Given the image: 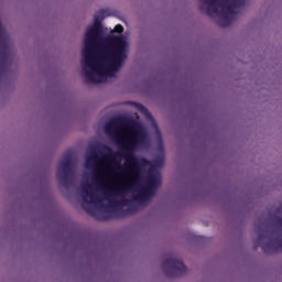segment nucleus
Returning <instances> with one entry per match:
<instances>
[{
  "label": "nucleus",
  "instance_id": "f257e3e1",
  "mask_svg": "<svg viewBox=\"0 0 282 282\" xmlns=\"http://www.w3.org/2000/svg\"><path fill=\"white\" fill-rule=\"evenodd\" d=\"M109 12L101 10L95 15L94 25L88 26L84 37L82 69L87 83H102L107 76H113L127 58V37L109 35L102 39L101 21ZM99 43V44H98Z\"/></svg>",
  "mask_w": 282,
  "mask_h": 282
},
{
  "label": "nucleus",
  "instance_id": "f03ea898",
  "mask_svg": "<svg viewBox=\"0 0 282 282\" xmlns=\"http://www.w3.org/2000/svg\"><path fill=\"white\" fill-rule=\"evenodd\" d=\"M105 131L119 147H123L124 153L113 152V150L107 145H100V153L104 155V160L110 162L111 166L116 169L115 174L122 176L124 172H131V183L120 187L118 191H131L135 186L142 184L144 176V169L151 165L149 159L134 155L133 149L142 142V134L135 130V122L127 118H115L105 124Z\"/></svg>",
  "mask_w": 282,
  "mask_h": 282
},
{
  "label": "nucleus",
  "instance_id": "7ed1b4c3",
  "mask_svg": "<svg viewBox=\"0 0 282 282\" xmlns=\"http://www.w3.org/2000/svg\"><path fill=\"white\" fill-rule=\"evenodd\" d=\"M247 0H200V3L207 6V17H219V8L221 10V17L217 21L219 28H228L232 23V19L228 14H237L239 8L246 6Z\"/></svg>",
  "mask_w": 282,
  "mask_h": 282
},
{
  "label": "nucleus",
  "instance_id": "20e7f679",
  "mask_svg": "<svg viewBox=\"0 0 282 282\" xmlns=\"http://www.w3.org/2000/svg\"><path fill=\"white\" fill-rule=\"evenodd\" d=\"M254 247H261L265 254H274V252H282V218L279 216L273 217L272 228L261 230L258 229V239Z\"/></svg>",
  "mask_w": 282,
  "mask_h": 282
},
{
  "label": "nucleus",
  "instance_id": "39448f33",
  "mask_svg": "<svg viewBox=\"0 0 282 282\" xmlns=\"http://www.w3.org/2000/svg\"><path fill=\"white\" fill-rule=\"evenodd\" d=\"M110 204L112 206H128L127 209H116L113 210V215L106 213V215L99 219L107 220V219H122L124 217H129V215H133L137 213L138 207L131 203L129 199H123L121 202L118 200H111L109 199Z\"/></svg>",
  "mask_w": 282,
  "mask_h": 282
},
{
  "label": "nucleus",
  "instance_id": "423d86ee",
  "mask_svg": "<svg viewBox=\"0 0 282 282\" xmlns=\"http://www.w3.org/2000/svg\"><path fill=\"white\" fill-rule=\"evenodd\" d=\"M162 269L166 276H170L171 279L186 274V265H184V262L173 258L172 256L167 257L165 261H163Z\"/></svg>",
  "mask_w": 282,
  "mask_h": 282
},
{
  "label": "nucleus",
  "instance_id": "0eeeda50",
  "mask_svg": "<svg viewBox=\"0 0 282 282\" xmlns=\"http://www.w3.org/2000/svg\"><path fill=\"white\" fill-rule=\"evenodd\" d=\"M72 177H74V171L72 170V156L67 154L64 155L63 160L59 162L57 178L63 186H69V184H72Z\"/></svg>",
  "mask_w": 282,
  "mask_h": 282
},
{
  "label": "nucleus",
  "instance_id": "6e6552de",
  "mask_svg": "<svg viewBox=\"0 0 282 282\" xmlns=\"http://www.w3.org/2000/svg\"><path fill=\"white\" fill-rule=\"evenodd\" d=\"M82 197L84 199L83 208L87 213H94V209L91 208V203L87 200V197L91 199L93 204H100V198L96 195V192H94V187L88 183L82 184Z\"/></svg>",
  "mask_w": 282,
  "mask_h": 282
},
{
  "label": "nucleus",
  "instance_id": "1a4fd4ad",
  "mask_svg": "<svg viewBox=\"0 0 282 282\" xmlns=\"http://www.w3.org/2000/svg\"><path fill=\"white\" fill-rule=\"evenodd\" d=\"M158 184V177L156 176H150L148 178V188H153Z\"/></svg>",
  "mask_w": 282,
  "mask_h": 282
},
{
  "label": "nucleus",
  "instance_id": "9d476101",
  "mask_svg": "<svg viewBox=\"0 0 282 282\" xmlns=\"http://www.w3.org/2000/svg\"><path fill=\"white\" fill-rule=\"evenodd\" d=\"M94 182L95 184H97V186L102 185V175L99 174L98 172H95Z\"/></svg>",
  "mask_w": 282,
  "mask_h": 282
},
{
  "label": "nucleus",
  "instance_id": "9b49d317",
  "mask_svg": "<svg viewBox=\"0 0 282 282\" xmlns=\"http://www.w3.org/2000/svg\"><path fill=\"white\" fill-rule=\"evenodd\" d=\"M147 197V194L144 192H141L140 194L133 196L134 202H144V198Z\"/></svg>",
  "mask_w": 282,
  "mask_h": 282
},
{
  "label": "nucleus",
  "instance_id": "f8f14e48",
  "mask_svg": "<svg viewBox=\"0 0 282 282\" xmlns=\"http://www.w3.org/2000/svg\"><path fill=\"white\" fill-rule=\"evenodd\" d=\"M135 107L139 111H141L142 113H145V116H148L149 113V110L147 109V107H144L143 105L141 104H135Z\"/></svg>",
  "mask_w": 282,
  "mask_h": 282
},
{
  "label": "nucleus",
  "instance_id": "ddd939ff",
  "mask_svg": "<svg viewBox=\"0 0 282 282\" xmlns=\"http://www.w3.org/2000/svg\"><path fill=\"white\" fill-rule=\"evenodd\" d=\"M115 32H116L117 34H122V32H124V26H122V24H117V25L115 26Z\"/></svg>",
  "mask_w": 282,
  "mask_h": 282
},
{
  "label": "nucleus",
  "instance_id": "4468645a",
  "mask_svg": "<svg viewBox=\"0 0 282 282\" xmlns=\"http://www.w3.org/2000/svg\"><path fill=\"white\" fill-rule=\"evenodd\" d=\"M98 159V154H93L91 156H90V160H97Z\"/></svg>",
  "mask_w": 282,
  "mask_h": 282
},
{
  "label": "nucleus",
  "instance_id": "2eb2a0df",
  "mask_svg": "<svg viewBox=\"0 0 282 282\" xmlns=\"http://www.w3.org/2000/svg\"><path fill=\"white\" fill-rule=\"evenodd\" d=\"M200 10H204V6H200Z\"/></svg>",
  "mask_w": 282,
  "mask_h": 282
}]
</instances>
